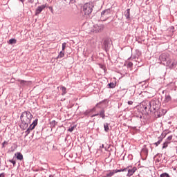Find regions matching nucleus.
<instances>
[{
  "instance_id": "nucleus-16",
  "label": "nucleus",
  "mask_w": 177,
  "mask_h": 177,
  "mask_svg": "<svg viewBox=\"0 0 177 177\" xmlns=\"http://www.w3.org/2000/svg\"><path fill=\"white\" fill-rule=\"evenodd\" d=\"M171 100H172V98L171 97V95H165V102L168 103V102H171Z\"/></svg>"
},
{
  "instance_id": "nucleus-42",
  "label": "nucleus",
  "mask_w": 177,
  "mask_h": 177,
  "mask_svg": "<svg viewBox=\"0 0 177 177\" xmlns=\"http://www.w3.org/2000/svg\"><path fill=\"white\" fill-rule=\"evenodd\" d=\"M28 2H30V3H34V0H28Z\"/></svg>"
},
{
  "instance_id": "nucleus-39",
  "label": "nucleus",
  "mask_w": 177,
  "mask_h": 177,
  "mask_svg": "<svg viewBox=\"0 0 177 177\" xmlns=\"http://www.w3.org/2000/svg\"><path fill=\"white\" fill-rule=\"evenodd\" d=\"M99 115V113L93 114L91 115V118H93V117H97Z\"/></svg>"
},
{
  "instance_id": "nucleus-21",
  "label": "nucleus",
  "mask_w": 177,
  "mask_h": 177,
  "mask_svg": "<svg viewBox=\"0 0 177 177\" xmlns=\"http://www.w3.org/2000/svg\"><path fill=\"white\" fill-rule=\"evenodd\" d=\"M63 57H64V51H60L59 54L57 57V59H62Z\"/></svg>"
},
{
  "instance_id": "nucleus-22",
  "label": "nucleus",
  "mask_w": 177,
  "mask_h": 177,
  "mask_svg": "<svg viewBox=\"0 0 177 177\" xmlns=\"http://www.w3.org/2000/svg\"><path fill=\"white\" fill-rule=\"evenodd\" d=\"M57 124V122L55 120H52L50 122V127L52 129L55 128V127H56Z\"/></svg>"
},
{
  "instance_id": "nucleus-2",
  "label": "nucleus",
  "mask_w": 177,
  "mask_h": 177,
  "mask_svg": "<svg viewBox=\"0 0 177 177\" xmlns=\"http://www.w3.org/2000/svg\"><path fill=\"white\" fill-rule=\"evenodd\" d=\"M161 106V103L158 99H153L150 102H148L147 106H145V110H149L151 113H156V111L160 110V107Z\"/></svg>"
},
{
  "instance_id": "nucleus-24",
  "label": "nucleus",
  "mask_w": 177,
  "mask_h": 177,
  "mask_svg": "<svg viewBox=\"0 0 177 177\" xmlns=\"http://www.w3.org/2000/svg\"><path fill=\"white\" fill-rule=\"evenodd\" d=\"M16 42H17V40H16V39H10L8 41V43L10 44V45H13V44H16Z\"/></svg>"
},
{
  "instance_id": "nucleus-29",
  "label": "nucleus",
  "mask_w": 177,
  "mask_h": 177,
  "mask_svg": "<svg viewBox=\"0 0 177 177\" xmlns=\"http://www.w3.org/2000/svg\"><path fill=\"white\" fill-rule=\"evenodd\" d=\"M165 136H167V133H161V135H160V136L159 137L160 139H162H162H164V138H165Z\"/></svg>"
},
{
  "instance_id": "nucleus-8",
  "label": "nucleus",
  "mask_w": 177,
  "mask_h": 177,
  "mask_svg": "<svg viewBox=\"0 0 177 177\" xmlns=\"http://www.w3.org/2000/svg\"><path fill=\"white\" fill-rule=\"evenodd\" d=\"M177 65V60L175 59H169L166 62V66L169 68H175Z\"/></svg>"
},
{
  "instance_id": "nucleus-46",
  "label": "nucleus",
  "mask_w": 177,
  "mask_h": 177,
  "mask_svg": "<svg viewBox=\"0 0 177 177\" xmlns=\"http://www.w3.org/2000/svg\"><path fill=\"white\" fill-rule=\"evenodd\" d=\"M97 106H99V103H97L95 106V107H97Z\"/></svg>"
},
{
  "instance_id": "nucleus-30",
  "label": "nucleus",
  "mask_w": 177,
  "mask_h": 177,
  "mask_svg": "<svg viewBox=\"0 0 177 177\" xmlns=\"http://www.w3.org/2000/svg\"><path fill=\"white\" fill-rule=\"evenodd\" d=\"M66 45H67V43L66 42L62 44V52H64V50H66Z\"/></svg>"
},
{
  "instance_id": "nucleus-9",
  "label": "nucleus",
  "mask_w": 177,
  "mask_h": 177,
  "mask_svg": "<svg viewBox=\"0 0 177 177\" xmlns=\"http://www.w3.org/2000/svg\"><path fill=\"white\" fill-rule=\"evenodd\" d=\"M45 8H46V5H41V6H39L35 10V15L38 16V15L41 14V12H42V10H44V9H45Z\"/></svg>"
},
{
  "instance_id": "nucleus-35",
  "label": "nucleus",
  "mask_w": 177,
  "mask_h": 177,
  "mask_svg": "<svg viewBox=\"0 0 177 177\" xmlns=\"http://www.w3.org/2000/svg\"><path fill=\"white\" fill-rule=\"evenodd\" d=\"M8 145V142L7 141H4L2 144H1V147L2 149L5 148V146Z\"/></svg>"
},
{
  "instance_id": "nucleus-11",
  "label": "nucleus",
  "mask_w": 177,
  "mask_h": 177,
  "mask_svg": "<svg viewBox=\"0 0 177 177\" xmlns=\"http://www.w3.org/2000/svg\"><path fill=\"white\" fill-rule=\"evenodd\" d=\"M37 125H38V119L35 120L28 129L30 131H32V129H35V127H37Z\"/></svg>"
},
{
  "instance_id": "nucleus-27",
  "label": "nucleus",
  "mask_w": 177,
  "mask_h": 177,
  "mask_svg": "<svg viewBox=\"0 0 177 177\" xmlns=\"http://www.w3.org/2000/svg\"><path fill=\"white\" fill-rule=\"evenodd\" d=\"M127 67L129 68H132V67H133V63H132L131 62H127Z\"/></svg>"
},
{
  "instance_id": "nucleus-41",
  "label": "nucleus",
  "mask_w": 177,
  "mask_h": 177,
  "mask_svg": "<svg viewBox=\"0 0 177 177\" xmlns=\"http://www.w3.org/2000/svg\"><path fill=\"white\" fill-rule=\"evenodd\" d=\"M0 177H5V173L0 174Z\"/></svg>"
},
{
  "instance_id": "nucleus-32",
  "label": "nucleus",
  "mask_w": 177,
  "mask_h": 177,
  "mask_svg": "<svg viewBox=\"0 0 177 177\" xmlns=\"http://www.w3.org/2000/svg\"><path fill=\"white\" fill-rule=\"evenodd\" d=\"M142 54L140 53V51L138 50H136V54L135 55L137 56V58L139 59V57Z\"/></svg>"
},
{
  "instance_id": "nucleus-3",
  "label": "nucleus",
  "mask_w": 177,
  "mask_h": 177,
  "mask_svg": "<svg viewBox=\"0 0 177 177\" xmlns=\"http://www.w3.org/2000/svg\"><path fill=\"white\" fill-rule=\"evenodd\" d=\"M93 10V3L89 2L86 3L83 6V11L84 12V15L88 16V15H91L92 13V11Z\"/></svg>"
},
{
  "instance_id": "nucleus-33",
  "label": "nucleus",
  "mask_w": 177,
  "mask_h": 177,
  "mask_svg": "<svg viewBox=\"0 0 177 177\" xmlns=\"http://www.w3.org/2000/svg\"><path fill=\"white\" fill-rule=\"evenodd\" d=\"M160 177H169V174L168 173H163L160 174Z\"/></svg>"
},
{
  "instance_id": "nucleus-7",
  "label": "nucleus",
  "mask_w": 177,
  "mask_h": 177,
  "mask_svg": "<svg viewBox=\"0 0 177 177\" xmlns=\"http://www.w3.org/2000/svg\"><path fill=\"white\" fill-rule=\"evenodd\" d=\"M159 60L161 62L162 64H164V66H166L165 62H168L169 60V55L167 53H162L160 57H159Z\"/></svg>"
},
{
  "instance_id": "nucleus-15",
  "label": "nucleus",
  "mask_w": 177,
  "mask_h": 177,
  "mask_svg": "<svg viewBox=\"0 0 177 177\" xmlns=\"http://www.w3.org/2000/svg\"><path fill=\"white\" fill-rule=\"evenodd\" d=\"M106 111H104V109H102L100 111V113H98L99 115L101 117V118H102V120H104L106 118Z\"/></svg>"
},
{
  "instance_id": "nucleus-4",
  "label": "nucleus",
  "mask_w": 177,
  "mask_h": 177,
  "mask_svg": "<svg viewBox=\"0 0 177 177\" xmlns=\"http://www.w3.org/2000/svg\"><path fill=\"white\" fill-rule=\"evenodd\" d=\"M110 15H111V10L110 8L103 10L101 12V21H106L110 17Z\"/></svg>"
},
{
  "instance_id": "nucleus-23",
  "label": "nucleus",
  "mask_w": 177,
  "mask_h": 177,
  "mask_svg": "<svg viewBox=\"0 0 177 177\" xmlns=\"http://www.w3.org/2000/svg\"><path fill=\"white\" fill-rule=\"evenodd\" d=\"M171 142L169 141H166L163 143L162 149H167L168 147V145H169Z\"/></svg>"
},
{
  "instance_id": "nucleus-40",
  "label": "nucleus",
  "mask_w": 177,
  "mask_h": 177,
  "mask_svg": "<svg viewBox=\"0 0 177 177\" xmlns=\"http://www.w3.org/2000/svg\"><path fill=\"white\" fill-rule=\"evenodd\" d=\"M128 104H129L130 106L131 105H132V104H133V102H132V101H128Z\"/></svg>"
},
{
  "instance_id": "nucleus-38",
  "label": "nucleus",
  "mask_w": 177,
  "mask_h": 177,
  "mask_svg": "<svg viewBox=\"0 0 177 177\" xmlns=\"http://www.w3.org/2000/svg\"><path fill=\"white\" fill-rule=\"evenodd\" d=\"M169 30L170 31H171L172 32H174V30H175V27H174V26H171V27L169 28Z\"/></svg>"
},
{
  "instance_id": "nucleus-34",
  "label": "nucleus",
  "mask_w": 177,
  "mask_h": 177,
  "mask_svg": "<svg viewBox=\"0 0 177 177\" xmlns=\"http://www.w3.org/2000/svg\"><path fill=\"white\" fill-rule=\"evenodd\" d=\"M75 128V126H71L68 129V131L69 132H73V131H74V129Z\"/></svg>"
},
{
  "instance_id": "nucleus-47",
  "label": "nucleus",
  "mask_w": 177,
  "mask_h": 177,
  "mask_svg": "<svg viewBox=\"0 0 177 177\" xmlns=\"http://www.w3.org/2000/svg\"><path fill=\"white\" fill-rule=\"evenodd\" d=\"M71 2H74V0H71Z\"/></svg>"
},
{
  "instance_id": "nucleus-31",
  "label": "nucleus",
  "mask_w": 177,
  "mask_h": 177,
  "mask_svg": "<svg viewBox=\"0 0 177 177\" xmlns=\"http://www.w3.org/2000/svg\"><path fill=\"white\" fill-rule=\"evenodd\" d=\"M30 132H31V130H30V129H28L25 131V133H26L25 138H26V136H28V135H30Z\"/></svg>"
},
{
  "instance_id": "nucleus-45",
  "label": "nucleus",
  "mask_w": 177,
  "mask_h": 177,
  "mask_svg": "<svg viewBox=\"0 0 177 177\" xmlns=\"http://www.w3.org/2000/svg\"><path fill=\"white\" fill-rule=\"evenodd\" d=\"M101 147L103 149L104 147V145H102Z\"/></svg>"
},
{
  "instance_id": "nucleus-14",
  "label": "nucleus",
  "mask_w": 177,
  "mask_h": 177,
  "mask_svg": "<svg viewBox=\"0 0 177 177\" xmlns=\"http://www.w3.org/2000/svg\"><path fill=\"white\" fill-rule=\"evenodd\" d=\"M18 82H19V84L21 85V86H26L28 85V84H30V82L18 80Z\"/></svg>"
},
{
  "instance_id": "nucleus-25",
  "label": "nucleus",
  "mask_w": 177,
  "mask_h": 177,
  "mask_svg": "<svg viewBox=\"0 0 177 177\" xmlns=\"http://www.w3.org/2000/svg\"><path fill=\"white\" fill-rule=\"evenodd\" d=\"M161 142H162V138H160V137H158V142H156L154 143L155 146H156V147L158 146L159 145L161 144Z\"/></svg>"
},
{
  "instance_id": "nucleus-43",
  "label": "nucleus",
  "mask_w": 177,
  "mask_h": 177,
  "mask_svg": "<svg viewBox=\"0 0 177 177\" xmlns=\"http://www.w3.org/2000/svg\"><path fill=\"white\" fill-rule=\"evenodd\" d=\"M21 2H22V4L24 5V0H19Z\"/></svg>"
},
{
  "instance_id": "nucleus-12",
  "label": "nucleus",
  "mask_w": 177,
  "mask_h": 177,
  "mask_svg": "<svg viewBox=\"0 0 177 177\" xmlns=\"http://www.w3.org/2000/svg\"><path fill=\"white\" fill-rule=\"evenodd\" d=\"M113 175L114 172L113 171V170H107L104 173L103 177H111L113 176Z\"/></svg>"
},
{
  "instance_id": "nucleus-28",
  "label": "nucleus",
  "mask_w": 177,
  "mask_h": 177,
  "mask_svg": "<svg viewBox=\"0 0 177 177\" xmlns=\"http://www.w3.org/2000/svg\"><path fill=\"white\" fill-rule=\"evenodd\" d=\"M108 86H109V88H115V84H114V83H113V82L109 83V84H108Z\"/></svg>"
},
{
  "instance_id": "nucleus-20",
  "label": "nucleus",
  "mask_w": 177,
  "mask_h": 177,
  "mask_svg": "<svg viewBox=\"0 0 177 177\" xmlns=\"http://www.w3.org/2000/svg\"><path fill=\"white\" fill-rule=\"evenodd\" d=\"M109 123H104V131L105 132H109V131H110V128L109 127Z\"/></svg>"
},
{
  "instance_id": "nucleus-17",
  "label": "nucleus",
  "mask_w": 177,
  "mask_h": 177,
  "mask_svg": "<svg viewBox=\"0 0 177 177\" xmlns=\"http://www.w3.org/2000/svg\"><path fill=\"white\" fill-rule=\"evenodd\" d=\"M125 171H127V169H125V167L123 169H113V175L115 174H118V172H125Z\"/></svg>"
},
{
  "instance_id": "nucleus-6",
  "label": "nucleus",
  "mask_w": 177,
  "mask_h": 177,
  "mask_svg": "<svg viewBox=\"0 0 177 177\" xmlns=\"http://www.w3.org/2000/svg\"><path fill=\"white\" fill-rule=\"evenodd\" d=\"M104 30V25L100 24V25H94L93 28L91 30L92 32H94V34H97L99 32H102Z\"/></svg>"
},
{
  "instance_id": "nucleus-36",
  "label": "nucleus",
  "mask_w": 177,
  "mask_h": 177,
  "mask_svg": "<svg viewBox=\"0 0 177 177\" xmlns=\"http://www.w3.org/2000/svg\"><path fill=\"white\" fill-rule=\"evenodd\" d=\"M172 136H169V137H167L166 142H171V140H172Z\"/></svg>"
},
{
  "instance_id": "nucleus-26",
  "label": "nucleus",
  "mask_w": 177,
  "mask_h": 177,
  "mask_svg": "<svg viewBox=\"0 0 177 177\" xmlns=\"http://www.w3.org/2000/svg\"><path fill=\"white\" fill-rule=\"evenodd\" d=\"M136 59H138V57L135 55H132L128 60H136Z\"/></svg>"
},
{
  "instance_id": "nucleus-1",
  "label": "nucleus",
  "mask_w": 177,
  "mask_h": 177,
  "mask_svg": "<svg viewBox=\"0 0 177 177\" xmlns=\"http://www.w3.org/2000/svg\"><path fill=\"white\" fill-rule=\"evenodd\" d=\"M20 119L23 128H28V126L31 124V120H32V114L30 111H24L21 115Z\"/></svg>"
},
{
  "instance_id": "nucleus-13",
  "label": "nucleus",
  "mask_w": 177,
  "mask_h": 177,
  "mask_svg": "<svg viewBox=\"0 0 177 177\" xmlns=\"http://www.w3.org/2000/svg\"><path fill=\"white\" fill-rule=\"evenodd\" d=\"M124 16L126 19L128 20L131 18V9L128 8L125 12H124Z\"/></svg>"
},
{
  "instance_id": "nucleus-18",
  "label": "nucleus",
  "mask_w": 177,
  "mask_h": 177,
  "mask_svg": "<svg viewBox=\"0 0 177 177\" xmlns=\"http://www.w3.org/2000/svg\"><path fill=\"white\" fill-rule=\"evenodd\" d=\"M61 91H62V95L64 96V95H66V93H67V88H66L65 86H62L61 87Z\"/></svg>"
},
{
  "instance_id": "nucleus-19",
  "label": "nucleus",
  "mask_w": 177,
  "mask_h": 177,
  "mask_svg": "<svg viewBox=\"0 0 177 177\" xmlns=\"http://www.w3.org/2000/svg\"><path fill=\"white\" fill-rule=\"evenodd\" d=\"M15 156H17V158L18 160H23V154H21V153L17 152V153H15Z\"/></svg>"
},
{
  "instance_id": "nucleus-44",
  "label": "nucleus",
  "mask_w": 177,
  "mask_h": 177,
  "mask_svg": "<svg viewBox=\"0 0 177 177\" xmlns=\"http://www.w3.org/2000/svg\"><path fill=\"white\" fill-rule=\"evenodd\" d=\"M48 177H54V176L53 174H50Z\"/></svg>"
},
{
  "instance_id": "nucleus-10",
  "label": "nucleus",
  "mask_w": 177,
  "mask_h": 177,
  "mask_svg": "<svg viewBox=\"0 0 177 177\" xmlns=\"http://www.w3.org/2000/svg\"><path fill=\"white\" fill-rule=\"evenodd\" d=\"M93 111H96V106L90 109H87L85 112H84V115H85L86 117H89L91 113Z\"/></svg>"
},
{
  "instance_id": "nucleus-37",
  "label": "nucleus",
  "mask_w": 177,
  "mask_h": 177,
  "mask_svg": "<svg viewBox=\"0 0 177 177\" xmlns=\"http://www.w3.org/2000/svg\"><path fill=\"white\" fill-rule=\"evenodd\" d=\"M9 162H11V164H12L14 167L15 165H16V160H9Z\"/></svg>"
},
{
  "instance_id": "nucleus-5",
  "label": "nucleus",
  "mask_w": 177,
  "mask_h": 177,
  "mask_svg": "<svg viewBox=\"0 0 177 177\" xmlns=\"http://www.w3.org/2000/svg\"><path fill=\"white\" fill-rule=\"evenodd\" d=\"M125 169V172H128L127 176L131 177L138 171V167L129 165Z\"/></svg>"
}]
</instances>
